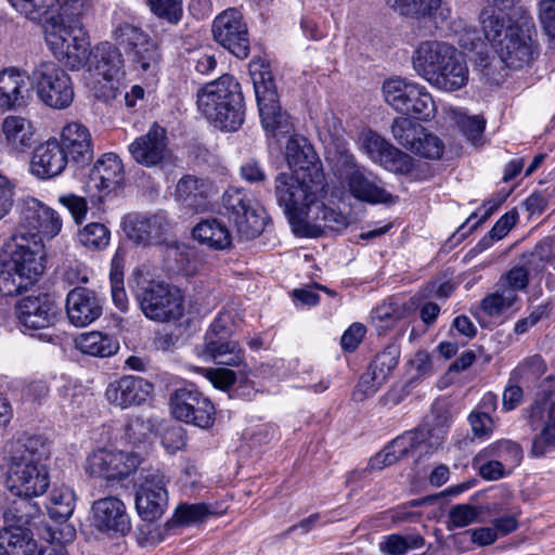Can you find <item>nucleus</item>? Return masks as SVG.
I'll list each match as a JSON object with an SVG mask.
<instances>
[{
	"label": "nucleus",
	"mask_w": 555,
	"mask_h": 555,
	"mask_svg": "<svg viewBox=\"0 0 555 555\" xmlns=\"http://www.w3.org/2000/svg\"><path fill=\"white\" fill-rule=\"evenodd\" d=\"M152 388V384L142 377L128 375L109 383L105 396L112 404L126 409L144 402Z\"/></svg>",
	"instance_id": "nucleus-25"
},
{
	"label": "nucleus",
	"mask_w": 555,
	"mask_h": 555,
	"mask_svg": "<svg viewBox=\"0 0 555 555\" xmlns=\"http://www.w3.org/2000/svg\"><path fill=\"white\" fill-rule=\"evenodd\" d=\"M10 5L23 17L35 24L50 18L59 0H7Z\"/></svg>",
	"instance_id": "nucleus-44"
},
{
	"label": "nucleus",
	"mask_w": 555,
	"mask_h": 555,
	"mask_svg": "<svg viewBox=\"0 0 555 555\" xmlns=\"http://www.w3.org/2000/svg\"><path fill=\"white\" fill-rule=\"evenodd\" d=\"M133 296L150 320L169 322L183 315V296L171 284L151 280L141 270H134L130 280Z\"/></svg>",
	"instance_id": "nucleus-6"
},
{
	"label": "nucleus",
	"mask_w": 555,
	"mask_h": 555,
	"mask_svg": "<svg viewBox=\"0 0 555 555\" xmlns=\"http://www.w3.org/2000/svg\"><path fill=\"white\" fill-rule=\"evenodd\" d=\"M400 349L397 345H388L382 352L377 353L370 364L374 371L377 382H386L390 373L398 365Z\"/></svg>",
	"instance_id": "nucleus-52"
},
{
	"label": "nucleus",
	"mask_w": 555,
	"mask_h": 555,
	"mask_svg": "<svg viewBox=\"0 0 555 555\" xmlns=\"http://www.w3.org/2000/svg\"><path fill=\"white\" fill-rule=\"evenodd\" d=\"M555 409L553 408L548 414V421L542 428L541 433L532 440L531 455L534 457L543 456L551 449L555 448Z\"/></svg>",
	"instance_id": "nucleus-55"
},
{
	"label": "nucleus",
	"mask_w": 555,
	"mask_h": 555,
	"mask_svg": "<svg viewBox=\"0 0 555 555\" xmlns=\"http://www.w3.org/2000/svg\"><path fill=\"white\" fill-rule=\"evenodd\" d=\"M50 446L41 436H22L7 446L8 489L17 496H40L50 485Z\"/></svg>",
	"instance_id": "nucleus-1"
},
{
	"label": "nucleus",
	"mask_w": 555,
	"mask_h": 555,
	"mask_svg": "<svg viewBox=\"0 0 555 555\" xmlns=\"http://www.w3.org/2000/svg\"><path fill=\"white\" fill-rule=\"evenodd\" d=\"M135 482L138 490L166 491L164 475L158 468L141 467Z\"/></svg>",
	"instance_id": "nucleus-59"
},
{
	"label": "nucleus",
	"mask_w": 555,
	"mask_h": 555,
	"mask_svg": "<svg viewBox=\"0 0 555 555\" xmlns=\"http://www.w3.org/2000/svg\"><path fill=\"white\" fill-rule=\"evenodd\" d=\"M518 299L513 289H504L501 285L492 294L486 296L481 302V310L489 317H499L508 310Z\"/></svg>",
	"instance_id": "nucleus-49"
},
{
	"label": "nucleus",
	"mask_w": 555,
	"mask_h": 555,
	"mask_svg": "<svg viewBox=\"0 0 555 555\" xmlns=\"http://www.w3.org/2000/svg\"><path fill=\"white\" fill-rule=\"evenodd\" d=\"M39 516V506L31 501V496H18L3 509L5 527L28 528Z\"/></svg>",
	"instance_id": "nucleus-38"
},
{
	"label": "nucleus",
	"mask_w": 555,
	"mask_h": 555,
	"mask_svg": "<svg viewBox=\"0 0 555 555\" xmlns=\"http://www.w3.org/2000/svg\"><path fill=\"white\" fill-rule=\"evenodd\" d=\"M192 234L201 244H205L216 250H224L232 244L230 230L216 218L198 222L194 227Z\"/></svg>",
	"instance_id": "nucleus-34"
},
{
	"label": "nucleus",
	"mask_w": 555,
	"mask_h": 555,
	"mask_svg": "<svg viewBox=\"0 0 555 555\" xmlns=\"http://www.w3.org/2000/svg\"><path fill=\"white\" fill-rule=\"evenodd\" d=\"M410 308L404 304H399L398 301L389 299L388 301L377 306L372 311L371 318L374 322L378 321L380 323H385V326H389L398 320L405 318Z\"/></svg>",
	"instance_id": "nucleus-56"
},
{
	"label": "nucleus",
	"mask_w": 555,
	"mask_h": 555,
	"mask_svg": "<svg viewBox=\"0 0 555 555\" xmlns=\"http://www.w3.org/2000/svg\"><path fill=\"white\" fill-rule=\"evenodd\" d=\"M78 240L88 249L102 250L109 244L111 232L103 223L90 222L79 230Z\"/></svg>",
	"instance_id": "nucleus-51"
},
{
	"label": "nucleus",
	"mask_w": 555,
	"mask_h": 555,
	"mask_svg": "<svg viewBox=\"0 0 555 555\" xmlns=\"http://www.w3.org/2000/svg\"><path fill=\"white\" fill-rule=\"evenodd\" d=\"M441 2L442 0H395L390 8L406 17H430Z\"/></svg>",
	"instance_id": "nucleus-50"
},
{
	"label": "nucleus",
	"mask_w": 555,
	"mask_h": 555,
	"mask_svg": "<svg viewBox=\"0 0 555 555\" xmlns=\"http://www.w3.org/2000/svg\"><path fill=\"white\" fill-rule=\"evenodd\" d=\"M539 18L546 35L555 39V0L539 2Z\"/></svg>",
	"instance_id": "nucleus-64"
},
{
	"label": "nucleus",
	"mask_w": 555,
	"mask_h": 555,
	"mask_svg": "<svg viewBox=\"0 0 555 555\" xmlns=\"http://www.w3.org/2000/svg\"><path fill=\"white\" fill-rule=\"evenodd\" d=\"M443 151V142L437 135L428 133L424 129L413 153L425 158L439 159Z\"/></svg>",
	"instance_id": "nucleus-58"
},
{
	"label": "nucleus",
	"mask_w": 555,
	"mask_h": 555,
	"mask_svg": "<svg viewBox=\"0 0 555 555\" xmlns=\"http://www.w3.org/2000/svg\"><path fill=\"white\" fill-rule=\"evenodd\" d=\"M211 33L214 40L236 57L246 59L249 55L247 25L237 9L230 8L218 14L214 20Z\"/></svg>",
	"instance_id": "nucleus-17"
},
{
	"label": "nucleus",
	"mask_w": 555,
	"mask_h": 555,
	"mask_svg": "<svg viewBox=\"0 0 555 555\" xmlns=\"http://www.w3.org/2000/svg\"><path fill=\"white\" fill-rule=\"evenodd\" d=\"M132 158L140 165L153 167L170 157L165 128L153 124L149 131L137 138L128 147Z\"/></svg>",
	"instance_id": "nucleus-21"
},
{
	"label": "nucleus",
	"mask_w": 555,
	"mask_h": 555,
	"mask_svg": "<svg viewBox=\"0 0 555 555\" xmlns=\"http://www.w3.org/2000/svg\"><path fill=\"white\" fill-rule=\"evenodd\" d=\"M452 424V415L444 401H436L424 423L413 431L395 438L369 462L372 470H380L416 451L430 454L446 441Z\"/></svg>",
	"instance_id": "nucleus-3"
},
{
	"label": "nucleus",
	"mask_w": 555,
	"mask_h": 555,
	"mask_svg": "<svg viewBox=\"0 0 555 555\" xmlns=\"http://www.w3.org/2000/svg\"><path fill=\"white\" fill-rule=\"evenodd\" d=\"M459 51L448 42L425 40L418 43L412 54V65L416 74L431 83L437 72Z\"/></svg>",
	"instance_id": "nucleus-20"
},
{
	"label": "nucleus",
	"mask_w": 555,
	"mask_h": 555,
	"mask_svg": "<svg viewBox=\"0 0 555 555\" xmlns=\"http://www.w3.org/2000/svg\"><path fill=\"white\" fill-rule=\"evenodd\" d=\"M30 75L17 67H5L0 72V108L16 109L25 105L27 81Z\"/></svg>",
	"instance_id": "nucleus-28"
},
{
	"label": "nucleus",
	"mask_w": 555,
	"mask_h": 555,
	"mask_svg": "<svg viewBox=\"0 0 555 555\" xmlns=\"http://www.w3.org/2000/svg\"><path fill=\"white\" fill-rule=\"evenodd\" d=\"M326 194V181L322 190L313 197L307 199H298V204L287 206L279 204L289 222L296 228H302L305 235L318 237L330 233H337L346 229L349 219L343 212L334 208L325 206L320 201Z\"/></svg>",
	"instance_id": "nucleus-7"
},
{
	"label": "nucleus",
	"mask_w": 555,
	"mask_h": 555,
	"mask_svg": "<svg viewBox=\"0 0 555 555\" xmlns=\"http://www.w3.org/2000/svg\"><path fill=\"white\" fill-rule=\"evenodd\" d=\"M20 225L27 230L24 234L30 241L42 237L52 238L56 236L62 229V220L59 214L52 208L46 206L36 198L25 201L21 211Z\"/></svg>",
	"instance_id": "nucleus-18"
},
{
	"label": "nucleus",
	"mask_w": 555,
	"mask_h": 555,
	"mask_svg": "<svg viewBox=\"0 0 555 555\" xmlns=\"http://www.w3.org/2000/svg\"><path fill=\"white\" fill-rule=\"evenodd\" d=\"M0 543L10 555H34L38 550L37 541L29 528L4 526L0 530Z\"/></svg>",
	"instance_id": "nucleus-37"
},
{
	"label": "nucleus",
	"mask_w": 555,
	"mask_h": 555,
	"mask_svg": "<svg viewBox=\"0 0 555 555\" xmlns=\"http://www.w3.org/2000/svg\"><path fill=\"white\" fill-rule=\"evenodd\" d=\"M162 443L169 454L182 450L186 444L184 429L181 426L167 428L162 436Z\"/></svg>",
	"instance_id": "nucleus-63"
},
{
	"label": "nucleus",
	"mask_w": 555,
	"mask_h": 555,
	"mask_svg": "<svg viewBox=\"0 0 555 555\" xmlns=\"http://www.w3.org/2000/svg\"><path fill=\"white\" fill-rule=\"evenodd\" d=\"M167 500V491L137 490L135 508L144 520L155 521L164 514Z\"/></svg>",
	"instance_id": "nucleus-42"
},
{
	"label": "nucleus",
	"mask_w": 555,
	"mask_h": 555,
	"mask_svg": "<svg viewBox=\"0 0 555 555\" xmlns=\"http://www.w3.org/2000/svg\"><path fill=\"white\" fill-rule=\"evenodd\" d=\"M127 55L132 62L134 69L142 74L154 76L158 69L160 54L157 44L149 37L146 42L130 50Z\"/></svg>",
	"instance_id": "nucleus-43"
},
{
	"label": "nucleus",
	"mask_w": 555,
	"mask_h": 555,
	"mask_svg": "<svg viewBox=\"0 0 555 555\" xmlns=\"http://www.w3.org/2000/svg\"><path fill=\"white\" fill-rule=\"evenodd\" d=\"M89 186L99 191L111 192L124 180V168L120 158L114 153H106L91 169Z\"/></svg>",
	"instance_id": "nucleus-29"
},
{
	"label": "nucleus",
	"mask_w": 555,
	"mask_h": 555,
	"mask_svg": "<svg viewBox=\"0 0 555 555\" xmlns=\"http://www.w3.org/2000/svg\"><path fill=\"white\" fill-rule=\"evenodd\" d=\"M223 214L233 223L241 241L259 236L267 224L264 209L244 190L229 189L222 196Z\"/></svg>",
	"instance_id": "nucleus-12"
},
{
	"label": "nucleus",
	"mask_w": 555,
	"mask_h": 555,
	"mask_svg": "<svg viewBox=\"0 0 555 555\" xmlns=\"http://www.w3.org/2000/svg\"><path fill=\"white\" fill-rule=\"evenodd\" d=\"M210 191L211 184L209 181L186 175L178 181L175 196L184 206L197 210L204 206Z\"/></svg>",
	"instance_id": "nucleus-30"
},
{
	"label": "nucleus",
	"mask_w": 555,
	"mask_h": 555,
	"mask_svg": "<svg viewBox=\"0 0 555 555\" xmlns=\"http://www.w3.org/2000/svg\"><path fill=\"white\" fill-rule=\"evenodd\" d=\"M172 416L183 423L207 429L215 423V406L193 384L181 386L169 397Z\"/></svg>",
	"instance_id": "nucleus-15"
},
{
	"label": "nucleus",
	"mask_w": 555,
	"mask_h": 555,
	"mask_svg": "<svg viewBox=\"0 0 555 555\" xmlns=\"http://www.w3.org/2000/svg\"><path fill=\"white\" fill-rule=\"evenodd\" d=\"M250 65V76L255 89L261 125L269 135L279 138L293 130L291 117L280 106L273 76L267 65Z\"/></svg>",
	"instance_id": "nucleus-8"
},
{
	"label": "nucleus",
	"mask_w": 555,
	"mask_h": 555,
	"mask_svg": "<svg viewBox=\"0 0 555 555\" xmlns=\"http://www.w3.org/2000/svg\"><path fill=\"white\" fill-rule=\"evenodd\" d=\"M75 508V494L67 487L52 490L47 505L49 516L55 521H66Z\"/></svg>",
	"instance_id": "nucleus-46"
},
{
	"label": "nucleus",
	"mask_w": 555,
	"mask_h": 555,
	"mask_svg": "<svg viewBox=\"0 0 555 555\" xmlns=\"http://www.w3.org/2000/svg\"><path fill=\"white\" fill-rule=\"evenodd\" d=\"M9 258L0 267V294L16 296L35 285L43 273V251L38 240L15 234L8 244Z\"/></svg>",
	"instance_id": "nucleus-4"
},
{
	"label": "nucleus",
	"mask_w": 555,
	"mask_h": 555,
	"mask_svg": "<svg viewBox=\"0 0 555 555\" xmlns=\"http://www.w3.org/2000/svg\"><path fill=\"white\" fill-rule=\"evenodd\" d=\"M92 524L100 531L125 534L130 530L125 504L115 496L95 501L92 505Z\"/></svg>",
	"instance_id": "nucleus-23"
},
{
	"label": "nucleus",
	"mask_w": 555,
	"mask_h": 555,
	"mask_svg": "<svg viewBox=\"0 0 555 555\" xmlns=\"http://www.w3.org/2000/svg\"><path fill=\"white\" fill-rule=\"evenodd\" d=\"M7 145L16 153L25 152L34 143V131L29 120L21 116H8L2 122Z\"/></svg>",
	"instance_id": "nucleus-35"
},
{
	"label": "nucleus",
	"mask_w": 555,
	"mask_h": 555,
	"mask_svg": "<svg viewBox=\"0 0 555 555\" xmlns=\"http://www.w3.org/2000/svg\"><path fill=\"white\" fill-rule=\"evenodd\" d=\"M59 203L72 215L77 224L81 223L88 212L87 201L75 194H65L59 197Z\"/></svg>",
	"instance_id": "nucleus-62"
},
{
	"label": "nucleus",
	"mask_w": 555,
	"mask_h": 555,
	"mask_svg": "<svg viewBox=\"0 0 555 555\" xmlns=\"http://www.w3.org/2000/svg\"><path fill=\"white\" fill-rule=\"evenodd\" d=\"M509 20L511 24L495 50L506 67L520 69L529 65L537 53L532 38L535 26L526 9L515 10Z\"/></svg>",
	"instance_id": "nucleus-9"
},
{
	"label": "nucleus",
	"mask_w": 555,
	"mask_h": 555,
	"mask_svg": "<svg viewBox=\"0 0 555 555\" xmlns=\"http://www.w3.org/2000/svg\"><path fill=\"white\" fill-rule=\"evenodd\" d=\"M112 37L115 42L122 47L126 53H128L139 44L142 46V42H146L150 36L140 27L125 22L115 27Z\"/></svg>",
	"instance_id": "nucleus-53"
},
{
	"label": "nucleus",
	"mask_w": 555,
	"mask_h": 555,
	"mask_svg": "<svg viewBox=\"0 0 555 555\" xmlns=\"http://www.w3.org/2000/svg\"><path fill=\"white\" fill-rule=\"evenodd\" d=\"M197 106L220 129L235 131L244 122L245 105L241 85L231 75H222L201 88L197 92Z\"/></svg>",
	"instance_id": "nucleus-5"
},
{
	"label": "nucleus",
	"mask_w": 555,
	"mask_h": 555,
	"mask_svg": "<svg viewBox=\"0 0 555 555\" xmlns=\"http://www.w3.org/2000/svg\"><path fill=\"white\" fill-rule=\"evenodd\" d=\"M102 302L96 293L86 287H75L66 296V313L69 322L83 327L100 318Z\"/></svg>",
	"instance_id": "nucleus-22"
},
{
	"label": "nucleus",
	"mask_w": 555,
	"mask_h": 555,
	"mask_svg": "<svg viewBox=\"0 0 555 555\" xmlns=\"http://www.w3.org/2000/svg\"><path fill=\"white\" fill-rule=\"evenodd\" d=\"M383 92L385 101L404 117L429 120L435 116V102L424 86L395 77L384 82Z\"/></svg>",
	"instance_id": "nucleus-13"
},
{
	"label": "nucleus",
	"mask_w": 555,
	"mask_h": 555,
	"mask_svg": "<svg viewBox=\"0 0 555 555\" xmlns=\"http://www.w3.org/2000/svg\"><path fill=\"white\" fill-rule=\"evenodd\" d=\"M206 353L217 365L246 367L244 351L235 340L224 339L221 335L218 339L205 341Z\"/></svg>",
	"instance_id": "nucleus-36"
},
{
	"label": "nucleus",
	"mask_w": 555,
	"mask_h": 555,
	"mask_svg": "<svg viewBox=\"0 0 555 555\" xmlns=\"http://www.w3.org/2000/svg\"><path fill=\"white\" fill-rule=\"evenodd\" d=\"M72 34L65 48L64 61L68 67L78 70L83 67L91 56L89 41L81 20L75 18L70 23Z\"/></svg>",
	"instance_id": "nucleus-33"
},
{
	"label": "nucleus",
	"mask_w": 555,
	"mask_h": 555,
	"mask_svg": "<svg viewBox=\"0 0 555 555\" xmlns=\"http://www.w3.org/2000/svg\"><path fill=\"white\" fill-rule=\"evenodd\" d=\"M141 462V457L133 452L101 449L88 457L87 472L107 480L122 479L134 472Z\"/></svg>",
	"instance_id": "nucleus-19"
},
{
	"label": "nucleus",
	"mask_w": 555,
	"mask_h": 555,
	"mask_svg": "<svg viewBox=\"0 0 555 555\" xmlns=\"http://www.w3.org/2000/svg\"><path fill=\"white\" fill-rule=\"evenodd\" d=\"M77 346L81 352L101 358L109 357L118 350V344L101 332L81 334Z\"/></svg>",
	"instance_id": "nucleus-45"
},
{
	"label": "nucleus",
	"mask_w": 555,
	"mask_h": 555,
	"mask_svg": "<svg viewBox=\"0 0 555 555\" xmlns=\"http://www.w3.org/2000/svg\"><path fill=\"white\" fill-rule=\"evenodd\" d=\"M210 514L205 504H181L176 509V518L182 524H192L203 520Z\"/></svg>",
	"instance_id": "nucleus-61"
},
{
	"label": "nucleus",
	"mask_w": 555,
	"mask_h": 555,
	"mask_svg": "<svg viewBox=\"0 0 555 555\" xmlns=\"http://www.w3.org/2000/svg\"><path fill=\"white\" fill-rule=\"evenodd\" d=\"M30 81L40 101L49 107L64 109L74 100L69 75L52 61L40 62L31 72Z\"/></svg>",
	"instance_id": "nucleus-14"
},
{
	"label": "nucleus",
	"mask_w": 555,
	"mask_h": 555,
	"mask_svg": "<svg viewBox=\"0 0 555 555\" xmlns=\"http://www.w3.org/2000/svg\"><path fill=\"white\" fill-rule=\"evenodd\" d=\"M46 22V42L55 57L64 59L65 48L72 34L70 23L59 16H50Z\"/></svg>",
	"instance_id": "nucleus-40"
},
{
	"label": "nucleus",
	"mask_w": 555,
	"mask_h": 555,
	"mask_svg": "<svg viewBox=\"0 0 555 555\" xmlns=\"http://www.w3.org/2000/svg\"><path fill=\"white\" fill-rule=\"evenodd\" d=\"M91 64L96 75L112 80L120 73L124 60L116 46L101 42L91 51Z\"/></svg>",
	"instance_id": "nucleus-32"
},
{
	"label": "nucleus",
	"mask_w": 555,
	"mask_h": 555,
	"mask_svg": "<svg viewBox=\"0 0 555 555\" xmlns=\"http://www.w3.org/2000/svg\"><path fill=\"white\" fill-rule=\"evenodd\" d=\"M16 183L0 171V220L3 219L14 205Z\"/></svg>",
	"instance_id": "nucleus-60"
},
{
	"label": "nucleus",
	"mask_w": 555,
	"mask_h": 555,
	"mask_svg": "<svg viewBox=\"0 0 555 555\" xmlns=\"http://www.w3.org/2000/svg\"><path fill=\"white\" fill-rule=\"evenodd\" d=\"M546 372V363L540 354L525 358L512 372L511 382L533 385Z\"/></svg>",
	"instance_id": "nucleus-47"
},
{
	"label": "nucleus",
	"mask_w": 555,
	"mask_h": 555,
	"mask_svg": "<svg viewBox=\"0 0 555 555\" xmlns=\"http://www.w3.org/2000/svg\"><path fill=\"white\" fill-rule=\"evenodd\" d=\"M480 512L477 507L468 504H457L449 512L448 528H463L478 520Z\"/></svg>",
	"instance_id": "nucleus-57"
},
{
	"label": "nucleus",
	"mask_w": 555,
	"mask_h": 555,
	"mask_svg": "<svg viewBox=\"0 0 555 555\" xmlns=\"http://www.w3.org/2000/svg\"><path fill=\"white\" fill-rule=\"evenodd\" d=\"M343 158L347 190L356 199L370 204L395 202V197L384 189L382 181L373 172L357 165L352 155L345 153Z\"/></svg>",
	"instance_id": "nucleus-16"
},
{
	"label": "nucleus",
	"mask_w": 555,
	"mask_h": 555,
	"mask_svg": "<svg viewBox=\"0 0 555 555\" xmlns=\"http://www.w3.org/2000/svg\"><path fill=\"white\" fill-rule=\"evenodd\" d=\"M152 13L158 18L177 25L183 16L182 0H146Z\"/></svg>",
	"instance_id": "nucleus-54"
},
{
	"label": "nucleus",
	"mask_w": 555,
	"mask_h": 555,
	"mask_svg": "<svg viewBox=\"0 0 555 555\" xmlns=\"http://www.w3.org/2000/svg\"><path fill=\"white\" fill-rule=\"evenodd\" d=\"M511 12L485 8L479 14V22L483 35L494 48L498 47L505 35V29L511 24Z\"/></svg>",
	"instance_id": "nucleus-39"
},
{
	"label": "nucleus",
	"mask_w": 555,
	"mask_h": 555,
	"mask_svg": "<svg viewBox=\"0 0 555 555\" xmlns=\"http://www.w3.org/2000/svg\"><path fill=\"white\" fill-rule=\"evenodd\" d=\"M424 127L409 117L395 118L391 132L396 141L413 153L416 143L423 134Z\"/></svg>",
	"instance_id": "nucleus-48"
},
{
	"label": "nucleus",
	"mask_w": 555,
	"mask_h": 555,
	"mask_svg": "<svg viewBox=\"0 0 555 555\" xmlns=\"http://www.w3.org/2000/svg\"><path fill=\"white\" fill-rule=\"evenodd\" d=\"M122 231L128 240L142 247L164 245L169 255H184L186 247L170 236V222L165 212L129 214L122 218Z\"/></svg>",
	"instance_id": "nucleus-10"
},
{
	"label": "nucleus",
	"mask_w": 555,
	"mask_h": 555,
	"mask_svg": "<svg viewBox=\"0 0 555 555\" xmlns=\"http://www.w3.org/2000/svg\"><path fill=\"white\" fill-rule=\"evenodd\" d=\"M291 173L281 172L274 181L278 204L293 206L298 199L311 198L322 190L325 176L313 147L305 137L293 135L285 149Z\"/></svg>",
	"instance_id": "nucleus-2"
},
{
	"label": "nucleus",
	"mask_w": 555,
	"mask_h": 555,
	"mask_svg": "<svg viewBox=\"0 0 555 555\" xmlns=\"http://www.w3.org/2000/svg\"><path fill=\"white\" fill-rule=\"evenodd\" d=\"M67 158L79 167L93 159V145L89 129L80 122L67 124L61 133V143Z\"/></svg>",
	"instance_id": "nucleus-26"
},
{
	"label": "nucleus",
	"mask_w": 555,
	"mask_h": 555,
	"mask_svg": "<svg viewBox=\"0 0 555 555\" xmlns=\"http://www.w3.org/2000/svg\"><path fill=\"white\" fill-rule=\"evenodd\" d=\"M490 457L505 463V467L512 469L519 465L522 459V449L512 440H499L480 451L474 459V463H479L482 459Z\"/></svg>",
	"instance_id": "nucleus-41"
},
{
	"label": "nucleus",
	"mask_w": 555,
	"mask_h": 555,
	"mask_svg": "<svg viewBox=\"0 0 555 555\" xmlns=\"http://www.w3.org/2000/svg\"><path fill=\"white\" fill-rule=\"evenodd\" d=\"M16 317L25 332L46 343H54L57 335L54 326L61 318V309L56 301L46 293L29 295L17 301Z\"/></svg>",
	"instance_id": "nucleus-11"
},
{
	"label": "nucleus",
	"mask_w": 555,
	"mask_h": 555,
	"mask_svg": "<svg viewBox=\"0 0 555 555\" xmlns=\"http://www.w3.org/2000/svg\"><path fill=\"white\" fill-rule=\"evenodd\" d=\"M431 86L452 92L462 89L468 81V67L460 52L437 72Z\"/></svg>",
	"instance_id": "nucleus-31"
},
{
	"label": "nucleus",
	"mask_w": 555,
	"mask_h": 555,
	"mask_svg": "<svg viewBox=\"0 0 555 555\" xmlns=\"http://www.w3.org/2000/svg\"><path fill=\"white\" fill-rule=\"evenodd\" d=\"M362 147L370 156V158L379 163L390 171H403L410 167V157L408 154L401 152L378 133L374 131H366L361 137Z\"/></svg>",
	"instance_id": "nucleus-24"
},
{
	"label": "nucleus",
	"mask_w": 555,
	"mask_h": 555,
	"mask_svg": "<svg viewBox=\"0 0 555 555\" xmlns=\"http://www.w3.org/2000/svg\"><path fill=\"white\" fill-rule=\"evenodd\" d=\"M68 160L60 142L56 139L48 140L35 149L30 171L39 179H50L62 173Z\"/></svg>",
	"instance_id": "nucleus-27"
}]
</instances>
